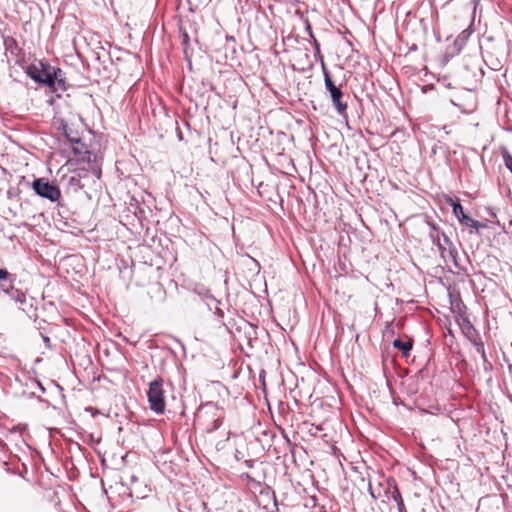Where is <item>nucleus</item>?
<instances>
[{
	"mask_svg": "<svg viewBox=\"0 0 512 512\" xmlns=\"http://www.w3.org/2000/svg\"><path fill=\"white\" fill-rule=\"evenodd\" d=\"M100 176H101V170L99 169V170L96 171V177L99 179Z\"/></svg>",
	"mask_w": 512,
	"mask_h": 512,
	"instance_id": "obj_30",
	"label": "nucleus"
},
{
	"mask_svg": "<svg viewBox=\"0 0 512 512\" xmlns=\"http://www.w3.org/2000/svg\"><path fill=\"white\" fill-rule=\"evenodd\" d=\"M311 40H312V45H313L315 54H320V44H319L318 40L315 37H314V39H311Z\"/></svg>",
	"mask_w": 512,
	"mask_h": 512,
	"instance_id": "obj_22",
	"label": "nucleus"
},
{
	"mask_svg": "<svg viewBox=\"0 0 512 512\" xmlns=\"http://www.w3.org/2000/svg\"><path fill=\"white\" fill-rule=\"evenodd\" d=\"M450 299H451V300H450V302H451V303H457V307H458V308H460V305H462V306H463V302H462V300L460 299V296H459V295H457L454 299H453V296H452V295H450Z\"/></svg>",
	"mask_w": 512,
	"mask_h": 512,
	"instance_id": "obj_24",
	"label": "nucleus"
},
{
	"mask_svg": "<svg viewBox=\"0 0 512 512\" xmlns=\"http://www.w3.org/2000/svg\"><path fill=\"white\" fill-rule=\"evenodd\" d=\"M369 492H370V495L373 499H376V495L374 494L373 490H372V487L371 485L369 486Z\"/></svg>",
	"mask_w": 512,
	"mask_h": 512,
	"instance_id": "obj_27",
	"label": "nucleus"
},
{
	"mask_svg": "<svg viewBox=\"0 0 512 512\" xmlns=\"http://www.w3.org/2000/svg\"><path fill=\"white\" fill-rule=\"evenodd\" d=\"M466 327L464 334L470 343L473 345L477 353L483 354V350L485 349L484 342L481 339L480 333L477 329L470 323V321L465 320Z\"/></svg>",
	"mask_w": 512,
	"mask_h": 512,
	"instance_id": "obj_8",
	"label": "nucleus"
},
{
	"mask_svg": "<svg viewBox=\"0 0 512 512\" xmlns=\"http://www.w3.org/2000/svg\"><path fill=\"white\" fill-rule=\"evenodd\" d=\"M8 299L18 305L19 310L25 313L29 319H32L34 322H38V301L36 298L27 295L20 289L14 288L13 290H10Z\"/></svg>",
	"mask_w": 512,
	"mask_h": 512,
	"instance_id": "obj_3",
	"label": "nucleus"
},
{
	"mask_svg": "<svg viewBox=\"0 0 512 512\" xmlns=\"http://www.w3.org/2000/svg\"><path fill=\"white\" fill-rule=\"evenodd\" d=\"M451 103H452V105H454V106L460 107V105H459L458 103H456L453 99L451 100Z\"/></svg>",
	"mask_w": 512,
	"mask_h": 512,
	"instance_id": "obj_31",
	"label": "nucleus"
},
{
	"mask_svg": "<svg viewBox=\"0 0 512 512\" xmlns=\"http://www.w3.org/2000/svg\"><path fill=\"white\" fill-rule=\"evenodd\" d=\"M163 383V379L157 377L149 383L147 391L149 407L156 414H163L166 408Z\"/></svg>",
	"mask_w": 512,
	"mask_h": 512,
	"instance_id": "obj_5",
	"label": "nucleus"
},
{
	"mask_svg": "<svg viewBox=\"0 0 512 512\" xmlns=\"http://www.w3.org/2000/svg\"><path fill=\"white\" fill-rule=\"evenodd\" d=\"M430 227L429 237L434 245H436L445 258L446 253L449 257L455 260L457 250L452 240L433 222H428Z\"/></svg>",
	"mask_w": 512,
	"mask_h": 512,
	"instance_id": "obj_4",
	"label": "nucleus"
},
{
	"mask_svg": "<svg viewBox=\"0 0 512 512\" xmlns=\"http://www.w3.org/2000/svg\"><path fill=\"white\" fill-rule=\"evenodd\" d=\"M14 277L5 268L0 267V295L9 297L10 290L15 287L13 285Z\"/></svg>",
	"mask_w": 512,
	"mask_h": 512,
	"instance_id": "obj_9",
	"label": "nucleus"
},
{
	"mask_svg": "<svg viewBox=\"0 0 512 512\" xmlns=\"http://www.w3.org/2000/svg\"><path fill=\"white\" fill-rule=\"evenodd\" d=\"M213 306H214V307H215V309H216V313H217V315L222 317L224 313H223V311L218 307V304H212V307H213Z\"/></svg>",
	"mask_w": 512,
	"mask_h": 512,
	"instance_id": "obj_26",
	"label": "nucleus"
},
{
	"mask_svg": "<svg viewBox=\"0 0 512 512\" xmlns=\"http://www.w3.org/2000/svg\"><path fill=\"white\" fill-rule=\"evenodd\" d=\"M503 160L506 168L512 173V155L507 150L503 152Z\"/></svg>",
	"mask_w": 512,
	"mask_h": 512,
	"instance_id": "obj_17",
	"label": "nucleus"
},
{
	"mask_svg": "<svg viewBox=\"0 0 512 512\" xmlns=\"http://www.w3.org/2000/svg\"><path fill=\"white\" fill-rule=\"evenodd\" d=\"M189 43V35L187 32L182 33V45L186 46Z\"/></svg>",
	"mask_w": 512,
	"mask_h": 512,
	"instance_id": "obj_25",
	"label": "nucleus"
},
{
	"mask_svg": "<svg viewBox=\"0 0 512 512\" xmlns=\"http://www.w3.org/2000/svg\"><path fill=\"white\" fill-rule=\"evenodd\" d=\"M61 130L64 137L71 145L81 144V138L77 135V132H73L64 121L61 122Z\"/></svg>",
	"mask_w": 512,
	"mask_h": 512,
	"instance_id": "obj_14",
	"label": "nucleus"
},
{
	"mask_svg": "<svg viewBox=\"0 0 512 512\" xmlns=\"http://www.w3.org/2000/svg\"><path fill=\"white\" fill-rule=\"evenodd\" d=\"M180 346L182 347V349H185V346L183 343H180Z\"/></svg>",
	"mask_w": 512,
	"mask_h": 512,
	"instance_id": "obj_35",
	"label": "nucleus"
},
{
	"mask_svg": "<svg viewBox=\"0 0 512 512\" xmlns=\"http://www.w3.org/2000/svg\"><path fill=\"white\" fill-rule=\"evenodd\" d=\"M305 31L307 32L308 36L311 38V39H314V34H313V31H312V27H311V24L310 22L306 19L305 21Z\"/></svg>",
	"mask_w": 512,
	"mask_h": 512,
	"instance_id": "obj_21",
	"label": "nucleus"
},
{
	"mask_svg": "<svg viewBox=\"0 0 512 512\" xmlns=\"http://www.w3.org/2000/svg\"><path fill=\"white\" fill-rule=\"evenodd\" d=\"M40 335L42 337V340H43L45 346L48 347V348H51V340H50V338L47 335L43 334L42 332H40Z\"/></svg>",
	"mask_w": 512,
	"mask_h": 512,
	"instance_id": "obj_23",
	"label": "nucleus"
},
{
	"mask_svg": "<svg viewBox=\"0 0 512 512\" xmlns=\"http://www.w3.org/2000/svg\"><path fill=\"white\" fill-rule=\"evenodd\" d=\"M31 188L37 196L50 202H58L61 198L60 188L47 178H35L31 183Z\"/></svg>",
	"mask_w": 512,
	"mask_h": 512,
	"instance_id": "obj_7",
	"label": "nucleus"
},
{
	"mask_svg": "<svg viewBox=\"0 0 512 512\" xmlns=\"http://www.w3.org/2000/svg\"><path fill=\"white\" fill-rule=\"evenodd\" d=\"M131 480H132V481H136V480H137L136 476H132V477H131Z\"/></svg>",
	"mask_w": 512,
	"mask_h": 512,
	"instance_id": "obj_32",
	"label": "nucleus"
},
{
	"mask_svg": "<svg viewBox=\"0 0 512 512\" xmlns=\"http://www.w3.org/2000/svg\"><path fill=\"white\" fill-rule=\"evenodd\" d=\"M68 186L72 191L78 192L79 190H82L85 187V184L82 183L79 177L70 176L68 179Z\"/></svg>",
	"mask_w": 512,
	"mask_h": 512,
	"instance_id": "obj_15",
	"label": "nucleus"
},
{
	"mask_svg": "<svg viewBox=\"0 0 512 512\" xmlns=\"http://www.w3.org/2000/svg\"><path fill=\"white\" fill-rule=\"evenodd\" d=\"M39 389L44 393L46 390L40 382H37Z\"/></svg>",
	"mask_w": 512,
	"mask_h": 512,
	"instance_id": "obj_29",
	"label": "nucleus"
},
{
	"mask_svg": "<svg viewBox=\"0 0 512 512\" xmlns=\"http://www.w3.org/2000/svg\"><path fill=\"white\" fill-rule=\"evenodd\" d=\"M465 226L473 228L475 230H479L481 228H485L486 227V225H484L483 223H481V222H479V221H477V220H475L473 218H470Z\"/></svg>",
	"mask_w": 512,
	"mask_h": 512,
	"instance_id": "obj_18",
	"label": "nucleus"
},
{
	"mask_svg": "<svg viewBox=\"0 0 512 512\" xmlns=\"http://www.w3.org/2000/svg\"><path fill=\"white\" fill-rule=\"evenodd\" d=\"M180 346L182 347V349H185V346L183 343H180Z\"/></svg>",
	"mask_w": 512,
	"mask_h": 512,
	"instance_id": "obj_34",
	"label": "nucleus"
},
{
	"mask_svg": "<svg viewBox=\"0 0 512 512\" xmlns=\"http://www.w3.org/2000/svg\"><path fill=\"white\" fill-rule=\"evenodd\" d=\"M389 487L386 490V494L388 495V498L393 500L396 503L398 512H403L406 510L404 500L402 498V495L400 493V490L394 480L388 481Z\"/></svg>",
	"mask_w": 512,
	"mask_h": 512,
	"instance_id": "obj_10",
	"label": "nucleus"
},
{
	"mask_svg": "<svg viewBox=\"0 0 512 512\" xmlns=\"http://www.w3.org/2000/svg\"><path fill=\"white\" fill-rule=\"evenodd\" d=\"M72 153L77 157H82L84 155H90V152L87 150L86 145L81 141V144L72 145Z\"/></svg>",
	"mask_w": 512,
	"mask_h": 512,
	"instance_id": "obj_16",
	"label": "nucleus"
},
{
	"mask_svg": "<svg viewBox=\"0 0 512 512\" xmlns=\"http://www.w3.org/2000/svg\"><path fill=\"white\" fill-rule=\"evenodd\" d=\"M194 292L203 301L206 302V305L210 310L212 309V304H219V301L211 294L210 290L207 289L204 285H197L194 288Z\"/></svg>",
	"mask_w": 512,
	"mask_h": 512,
	"instance_id": "obj_12",
	"label": "nucleus"
},
{
	"mask_svg": "<svg viewBox=\"0 0 512 512\" xmlns=\"http://www.w3.org/2000/svg\"><path fill=\"white\" fill-rule=\"evenodd\" d=\"M508 368L510 371H512V365H509Z\"/></svg>",
	"mask_w": 512,
	"mask_h": 512,
	"instance_id": "obj_36",
	"label": "nucleus"
},
{
	"mask_svg": "<svg viewBox=\"0 0 512 512\" xmlns=\"http://www.w3.org/2000/svg\"><path fill=\"white\" fill-rule=\"evenodd\" d=\"M9 41H10L13 45L17 46V43H16V41H15L13 38H10V39H9ZM5 44H6V45L8 44V40H6V41H5Z\"/></svg>",
	"mask_w": 512,
	"mask_h": 512,
	"instance_id": "obj_28",
	"label": "nucleus"
},
{
	"mask_svg": "<svg viewBox=\"0 0 512 512\" xmlns=\"http://www.w3.org/2000/svg\"><path fill=\"white\" fill-rule=\"evenodd\" d=\"M447 203L452 207V212L454 216L458 219L459 223L465 226L471 217L464 212L463 206L461 205L459 198L450 197L447 200Z\"/></svg>",
	"mask_w": 512,
	"mask_h": 512,
	"instance_id": "obj_11",
	"label": "nucleus"
},
{
	"mask_svg": "<svg viewBox=\"0 0 512 512\" xmlns=\"http://www.w3.org/2000/svg\"><path fill=\"white\" fill-rule=\"evenodd\" d=\"M180 346L182 347V349H185V346L183 343H180Z\"/></svg>",
	"mask_w": 512,
	"mask_h": 512,
	"instance_id": "obj_33",
	"label": "nucleus"
},
{
	"mask_svg": "<svg viewBox=\"0 0 512 512\" xmlns=\"http://www.w3.org/2000/svg\"><path fill=\"white\" fill-rule=\"evenodd\" d=\"M321 65L323 70V77H324V86L326 91L329 93L330 100L332 103V106L338 113V115L344 119L347 120V102L343 101L344 93L341 89V86H338L333 81L330 72L326 68L323 60L321 59Z\"/></svg>",
	"mask_w": 512,
	"mask_h": 512,
	"instance_id": "obj_2",
	"label": "nucleus"
},
{
	"mask_svg": "<svg viewBox=\"0 0 512 512\" xmlns=\"http://www.w3.org/2000/svg\"><path fill=\"white\" fill-rule=\"evenodd\" d=\"M482 362H483V368L485 371H491L492 370V364L488 361L485 349L483 350V354H480Z\"/></svg>",
	"mask_w": 512,
	"mask_h": 512,
	"instance_id": "obj_19",
	"label": "nucleus"
},
{
	"mask_svg": "<svg viewBox=\"0 0 512 512\" xmlns=\"http://www.w3.org/2000/svg\"><path fill=\"white\" fill-rule=\"evenodd\" d=\"M204 417L207 418L205 431L207 433H212L221 426L223 411L213 402H207L200 407L197 413L198 421H202Z\"/></svg>",
	"mask_w": 512,
	"mask_h": 512,
	"instance_id": "obj_6",
	"label": "nucleus"
},
{
	"mask_svg": "<svg viewBox=\"0 0 512 512\" xmlns=\"http://www.w3.org/2000/svg\"><path fill=\"white\" fill-rule=\"evenodd\" d=\"M26 75L39 86L50 88L53 92H64L68 89L65 72L48 61L39 60L25 68Z\"/></svg>",
	"mask_w": 512,
	"mask_h": 512,
	"instance_id": "obj_1",
	"label": "nucleus"
},
{
	"mask_svg": "<svg viewBox=\"0 0 512 512\" xmlns=\"http://www.w3.org/2000/svg\"><path fill=\"white\" fill-rule=\"evenodd\" d=\"M392 346L399 350L403 357H408L413 348V339L407 338L406 340H402L400 338H396L393 340Z\"/></svg>",
	"mask_w": 512,
	"mask_h": 512,
	"instance_id": "obj_13",
	"label": "nucleus"
},
{
	"mask_svg": "<svg viewBox=\"0 0 512 512\" xmlns=\"http://www.w3.org/2000/svg\"><path fill=\"white\" fill-rule=\"evenodd\" d=\"M88 173L89 172L87 169H78L74 176L79 177V179L82 181V178H86Z\"/></svg>",
	"mask_w": 512,
	"mask_h": 512,
	"instance_id": "obj_20",
	"label": "nucleus"
}]
</instances>
